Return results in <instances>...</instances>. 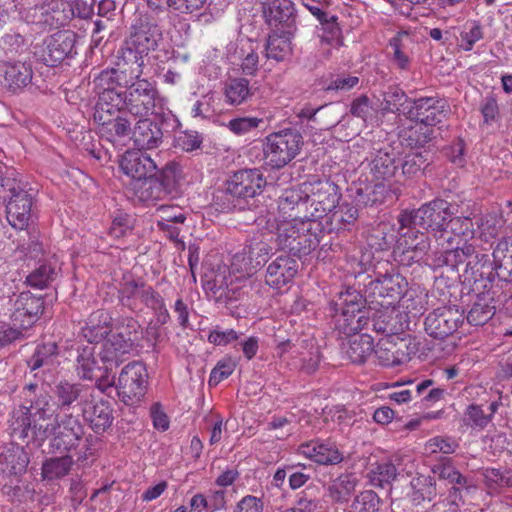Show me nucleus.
I'll use <instances>...</instances> for the list:
<instances>
[{
    "label": "nucleus",
    "mask_w": 512,
    "mask_h": 512,
    "mask_svg": "<svg viewBox=\"0 0 512 512\" xmlns=\"http://www.w3.org/2000/svg\"><path fill=\"white\" fill-rule=\"evenodd\" d=\"M400 228L421 227L431 233L437 243L434 253L433 269L449 266L456 269L467 261V266L473 271L488 265L485 256L476 251L474 243L469 241L474 236V225L469 217H453L450 204L442 199H436L423 204L416 210H405L398 218Z\"/></svg>",
    "instance_id": "f257e3e1"
},
{
    "label": "nucleus",
    "mask_w": 512,
    "mask_h": 512,
    "mask_svg": "<svg viewBox=\"0 0 512 512\" xmlns=\"http://www.w3.org/2000/svg\"><path fill=\"white\" fill-rule=\"evenodd\" d=\"M54 410L46 395L39 396L30 407L20 406L13 410L10 418L11 434L19 439H32L40 446L49 437L50 447L55 453H68L76 449L84 436L80 420L65 415L60 421L50 422Z\"/></svg>",
    "instance_id": "f03ea898"
},
{
    "label": "nucleus",
    "mask_w": 512,
    "mask_h": 512,
    "mask_svg": "<svg viewBox=\"0 0 512 512\" xmlns=\"http://www.w3.org/2000/svg\"><path fill=\"white\" fill-rule=\"evenodd\" d=\"M278 218L269 216L257 219V225L262 226L275 236V242L279 249L288 250L299 257L310 254L320 242L319 234L322 230V223L305 218L292 217Z\"/></svg>",
    "instance_id": "7ed1b4c3"
},
{
    "label": "nucleus",
    "mask_w": 512,
    "mask_h": 512,
    "mask_svg": "<svg viewBox=\"0 0 512 512\" xmlns=\"http://www.w3.org/2000/svg\"><path fill=\"white\" fill-rule=\"evenodd\" d=\"M103 99L136 117L161 116L167 109V99L160 94L155 82L142 79L125 91L106 89Z\"/></svg>",
    "instance_id": "20e7f679"
},
{
    "label": "nucleus",
    "mask_w": 512,
    "mask_h": 512,
    "mask_svg": "<svg viewBox=\"0 0 512 512\" xmlns=\"http://www.w3.org/2000/svg\"><path fill=\"white\" fill-rule=\"evenodd\" d=\"M61 0H0V29L20 24L53 26L62 23Z\"/></svg>",
    "instance_id": "39448f33"
},
{
    "label": "nucleus",
    "mask_w": 512,
    "mask_h": 512,
    "mask_svg": "<svg viewBox=\"0 0 512 512\" xmlns=\"http://www.w3.org/2000/svg\"><path fill=\"white\" fill-rule=\"evenodd\" d=\"M255 250H257L255 258L248 257L245 252L235 254L230 267L215 275L214 288L216 292H219L220 297H225L229 301L236 300L240 291L246 287L250 276L266 262V257L271 248L266 243L261 242L255 248H252L249 254L254 255Z\"/></svg>",
    "instance_id": "423d86ee"
},
{
    "label": "nucleus",
    "mask_w": 512,
    "mask_h": 512,
    "mask_svg": "<svg viewBox=\"0 0 512 512\" xmlns=\"http://www.w3.org/2000/svg\"><path fill=\"white\" fill-rule=\"evenodd\" d=\"M15 170H6L1 179V197L6 202V219L16 230H25L32 216L33 196Z\"/></svg>",
    "instance_id": "0eeeda50"
},
{
    "label": "nucleus",
    "mask_w": 512,
    "mask_h": 512,
    "mask_svg": "<svg viewBox=\"0 0 512 512\" xmlns=\"http://www.w3.org/2000/svg\"><path fill=\"white\" fill-rule=\"evenodd\" d=\"M302 135L295 129H283L267 135L263 141V155L266 165L280 169L290 163L300 152Z\"/></svg>",
    "instance_id": "6e6552de"
},
{
    "label": "nucleus",
    "mask_w": 512,
    "mask_h": 512,
    "mask_svg": "<svg viewBox=\"0 0 512 512\" xmlns=\"http://www.w3.org/2000/svg\"><path fill=\"white\" fill-rule=\"evenodd\" d=\"M407 114L416 122V129L412 130L411 134L424 130L420 137L415 138L416 142L427 143L432 136L431 127L446 117L447 109L444 101L434 97H423L410 103Z\"/></svg>",
    "instance_id": "1a4fd4ad"
},
{
    "label": "nucleus",
    "mask_w": 512,
    "mask_h": 512,
    "mask_svg": "<svg viewBox=\"0 0 512 512\" xmlns=\"http://www.w3.org/2000/svg\"><path fill=\"white\" fill-rule=\"evenodd\" d=\"M120 55L116 62V67L110 70L102 71L96 78V85L106 92V89L121 91L119 88H126L142 80L144 60L133 58L128 60L124 51L120 50Z\"/></svg>",
    "instance_id": "9d476101"
},
{
    "label": "nucleus",
    "mask_w": 512,
    "mask_h": 512,
    "mask_svg": "<svg viewBox=\"0 0 512 512\" xmlns=\"http://www.w3.org/2000/svg\"><path fill=\"white\" fill-rule=\"evenodd\" d=\"M302 187L306 202L310 205L309 215L305 216L308 220L320 222L336 208L340 200L337 186L328 180L306 182Z\"/></svg>",
    "instance_id": "9b49d317"
},
{
    "label": "nucleus",
    "mask_w": 512,
    "mask_h": 512,
    "mask_svg": "<svg viewBox=\"0 0 512 512\" xmlns=\"http://www.w3.org/2000/svg\"><path fill=\"white\" fill-rule=\"evenodd\" d=\"M124 111L123 107H116L103 99V92L99 93V99L94 112V121L99 125V133L112 143L130 138L132 135L131 124L128 119L114 113Z\"/></svg>",
    "instance_id": "f8f14e48"
},
{
    "label": "nucleus",
    "mask_w": 512,
    "mask_h": 512,
    "mask_svg": "<svg viewBox=\"0 0 512 512\" xmlns=\"http://www.w3.org/2000/svg\"><path fill=\"white\" fill-rule=\"evenodd\" d=\"M148 373L140 362H131L124 366L119 374L116 389L119 398L126 405L139 402L147 389Z\"/></svg>",
    "instance_id": "ddd939ff"
},
{
    "label": "nucleus",
    "mask_w": 512,
    "mask_h": 512,
    "mask_svg": "<svg viewBox=\"0 0 512 512\" xmlns=\"http://www.w3.org/2000/svg\"><path fill=\"white\" fill-rule=\"evenodd\" d=\"M75 44L73 31L60 30L46 37L36 54L44 64L53 67L76 54Z\"/></svg>",
    "instance_id": "4468645a"
},
{
    "label": "nucleus",
    "mask_w": 512,
    "mask_h": 512,
    "mask_svg": "<svg viewBox=\"0 0 512 512\" xmlns=\"http://www.w3.org/2000/svg\"><path fill=\"white\" fill-rule=\"evenodd\" d=\"M476 251L486 257L488 265L483 266L478 271H473L467 265L465 266V273L470 274L475 281L478 278L490 277L493 272L502 278L512 277V237L504 238L498 242L492 253L493 261L481 249L476 248ZM464 263L467 264V261Z\"/></svg>",
    "instance_id": "2eb2a0df"
},
{
    "label": "nucleus",
    "mask_w": 512,
    "mask_h": 512,
    "mask_svg": "<svg viewBox=\"0 0 512 512\" xmlns=\"http://www.w3.org/2000/svg\"><path fill=\"white\" fill-rule=\"evenodd\" d=\"M430 247L428 237L409 229L398 239L393 254L396 261L404 266L419 262L427 254Z\"/></svg>",
    "instance_id": "dca6fc26"
},
{
    "label": "nucleus",
    "mask_w": 512,
    "mask_h": 512,
    "mask_svg": "<svg viewBox=\"0 0 512 512\" xmlns=\"http://www.w3.org/2000/svg\"><path fill=\"white\" fill-rule=\"evenodd\" d=\"M259 49L256 41L242 38L226 46V59L230 64L239 66L243 74L253 76L259 68Z\"/></svg>",
    "instance_id": "f3484780"
},
{
    "label": "nucleus",
    "mask_w": 512,
    "mask_h": 512,
    "mask_svg": "<svg viewBox=\"0 0 512 512\" xmlns=\"http://www.w3.org/2000/svg\"><path fill=\"white\" fill-rule=\"evenodd\" d=\"M265 185L266 180L259 170H240L226 181L225 192L234 198H253L262 192Z\"/></svg>",
    "instance_id": "a211bd4d"
},
{
    "label": "nucleus",
    "mask_w": 512,
    "mask_h": 512,
    "mask_svg": "<svg viewBox=\"0 0 512 512\" xmlns=\"http://www.w3.org/2000/svg\"><path fill=\"white\" fill-rule=\"evenodd\" d=\"M463 320V313L457 308L440 307L426 317L425 330L433 338L443 339L453 334Z\"/></svg>",
    "instance_id": "6ab92c4d"
},
{
    "label": "nucleus",
    "mask_w": 512,
    "mask_h": 512,
    "mask_svg": "<svg viewBox=\"0 0 512 512\" xmlns=\"http://www.w3.org/2000/svg\"><path fill=\"white\" fill-rule=\"evenodd\" d=\"M160 38L161 34L156 27L141 26L131 33L121 50L125 52L128 60L132 57L144 60V57L156 49Z\"/></svg>",
    "instance_id": "aec40b11"
},
{
    "label": "nucleus",
    "mask_w": 512,
    "mask_h": 512,
    "mask_svg": "<svg viewBox=\"0 0 512 512\" xmlns=\"http://www.w3.org/2000/svg\"><path fill=\"white\" fill-rule=\"evenodd\" d=\"M299 270L297 260L290 255H279L266 268L265 282L275 289L281 290L289 286Z\"/></svg>",
    "instance_id": "412c9836"
},
{
    "label": "nucleus",
    "mask_w": 512,
    "mask_h": 512,
    "mask_svg": "<svg viewBox=\"0 0 512 512\" xmlns=\"http://www.w3.org/2000/svg\"><path fill=\"white\" fill-rule=\"evenodd\" d=\"M407 281L399 273H385L369 283V290L374 296L387 299L382 306H391L404 294Z\"/></svg>",
    "instance_id": "4be33fe9"
},
{
    "label": "nucleus",
    "mask_w": 512,
    "mask_h": 512,
    "mask_svg": "<svg viewBox=\"0 0 512 512\" xmlns=\"http://www.w3.org/2000/svg\"><path fill=\"white\" fill-rule=\"evenodd\" d=\"M120 169L133 182L154 176L158 166L155 161L141 150L127 151L120 160Z\"/></svg>",
    "instance_id": "5701e85b"
},
{
    "label": "nucleus",
    "mask_w": 512,
    "mask_h": 512,
    "mask_svg": "<svg viewBox=\"0 0 512 512\" xmlns=\"http://www.w3.org/2000/svg\"><path fill=\"white\" fill-rule=\"evenodd\" d=\"M358 295H353L348 303L345 298L344 302L347 304L342 308V312L336 318L337 329L345 335H358L369 322L366 312L361 309V303L357 301Z\"/></svg>",
    "instance_id": "b1692460"
},
{
    "label": "nucleus",
    "mask_w": 512,
    "mask_h": 512,
    "mask_svg": "<svg viewBox=\"0 0 512 512\" xmlns=\"http://www.w3.org/2000/svg\"><path fill=\"white\" fill-rule=\"evenodd\" d=\"M43 310V300L34 296L31 292H22L14 303V311L11 315L14 325L22 329H28L37 320Z\"/></svg>",
    "instance_id": "393cba45"
},
{
    "label": "nucleus",
    "mask_w": 512,
    "mask_h": 512,
    "mask_svg": "<svg viewBox=\"0 0 512 512\" xmlns=\"http://www.w3.org/2000/svg\"><path fill=\"white\" fill-rule=\"evenodd\" d=\"M297 452L320 465H335L343 460V455L335 444L320 440L302 443Z\"/></svg>",
    "instance_id": "a878e982"
},
{
    "label": "nucleus",
    "mask_w": 512,
    "mask_h": 512,
    "mask_svg": "<svg viewBox=\"0 0 512 512\" xmlns=\"http://www.w3.org/2000/svg\"><path fill=\"white\" fill-rule=\"evenodd\" d=\"M82 413L96 433L104 432L113 422L110 403L103 399L95 400L93 396L82 401Z\"/></svg>",
    "instance_id": "bb28decb"
},
{
    "label": "nucleus",
    "mask_w": 512,
    "mask_h": 512,
    "mask_svg": "<svg viewBox=\"0 0 512 512\" xmlns=\"http://www.w3.org/2000/svg\"><path fill=\"white\" fill-rule=\"evenodd\" d=\"M487 404L484 409V403H471L463 412L462 422L465 426L481 431L492 421L494 414L497 412L500 402L498 400L485 401Z\"/></svg>",
    "instance_id": "cd10ccee"
},
{
    "label": "nucleus",
    "mask_w": 512,
    "mask_h": 512,
    "mask_svg": "<svg viewBox=\"0 0 512 512\" xmlns=\"http://www.w3.org/2000/svg\"><path fill=\"white\" fill-rule=\"evenodd\" d=\"M112 327L110 313L99 309L89 315L81 328V334L89 343H98L111 333Z\"/></svg>",
    "instance_id": "c85d7f7f"
},
{
    "label": "nucleus",
    "mask_w": 512,
    "mask_h": 512,
    "mask_svg": "<svg viewBox=\"0 0 512 512\" xmlns=\"http://www.w3.org/2000/svg\"><path fill=\"white\" fill-rule=\"evenodd\" d=\"M162 138L163 133L159 124L148 118L140 119L136 123L131 136L139 150L157 148Z\"/></svg>",
    "instance_id": "c756f323"
},
{
    "label": "nucleus",
    "mask_w": 512,
    "mask_h": 512,
    "mask_svg": "<svg viewBox=\"0 0 512 512\" xmlns=\"http://www.w3.org/2000/svg\"><path fill=\"white\" fill-rule=\"evenodd\" d=\"M131 348V341L125 338L122 332H116L104 341L99 355L104 363L117 366L122 363L123 357L130 352Z\"/></svg>",
    "instance_id": "7c9ffc66"
},
{
    "label": "nucleus",
    "mask_w": 512,
    "mask_h": 512,
    "mask_svg": "<svg viewBox=\"0 0 512 512\" xmlns=\"http://www.w3.org/2000/svg\"><path fill=\"white\" fill-rule=\"evenodd\" d=\"M4 76V85L12 91L26 87L32 80V68L24 62H5L0 64Z\"/></svg>",
    "instance_id": "2f4dec72"
},
{
    "label": "nucleus",
    "mask_w": 512,
    "mask_h": 512,
    "mask_svg": "<svg viewBox=\"0 0 512 512\" xmlns=\"http://www.w3.org/2000/svg\"><path fill=\"white\" fill-rule=\"evenodd\" d=\"M358 216L359 212L355 205L347 202L338 203L327 216V230L329 232L349 231Z\"/></svg>",
    "instance_id": "473e14b6"
},
{
    "label": "nucleus",
    "mask_w": 512,
    "mask_h": 512,
    "mask_svg": "<svg viewBox=\"0 0 512 512\" xmlns=\"http://www.w3.org/2000/svg\"><path fill=\"white\" fill-rule=\"evenodd\" d=\"M263 13L270 25L286 24L290 27L295 19V8L291 0H266Z\"/></svg>",
    "instance_id": "72a5a7b5"
},
{
    "label": "nucleus",
    "mask_w": 512,
    "mask_h": 512,
    "mask_svg": "<svg viewBox=\"0 0 512 512\" xmlns=\"http://www.w3.org/2000/svg\"><path fill=\"white\" fill-rule=\"evenodd\" d=\"M402 346H405L403 342L397 344L389 339H382L373 351L380 365L393 367L409 360V355L402 349Z\"/></svg>",
    "instance_id": "f704fd0d"
},
{
    "label": "nucleus",
    "mask_w": 512,
    "mask_h": 512,
    "mask_svg": "<svg viewBox=\"0 0 512 512\" xmlns=\"http://www.w3.org/2000/svg\"><path fill=\"white\" fill-rule=\"evenodd\" d=\"M413 46L414 40L407 31H400L390 39L392 61L399 69L407 70L410 67Z\"/></svg>",
    "instance_id": "c9c22d12"
},
{
    "label": "nucleus",
    "mask_w": 512,
    "mask_h": 512,
    "mask_svg": "<svg viewBox=\"0 0 512 512\" xmlns=\"http://www.w3.org/2000/svg\"><path fill=\"white\" fill-rule=\"evenodd\" d=\"M266 58L277 62L285 61L292 54L290 31L273 32L269 35L265 46Z\"/></svg>",
    "instance_id": "e433bc0d"
},
{
    "label": "nucleus",
    "mask_w": 512,
    "mask_h": 512,
    "mask_svg": "<svg viewBox=\"0 0 512 512\" xmlns=\"http://www.w3.org/2000/svg\"><path fill=\"white\" fill-rule=\"evenodd\" d=\"M343 349L345 355L352 363L361 364L373 352L374 341L368 334L352 335Z\"/></svg>",
    "instance_id": "4c0bfd02"
},
{
    "label": "nucleus",
    "mask_w": 512,
    "mask_h": 512,
    "mask_svg": "<svg viewBox=\"0 0 512 512\" xmlns=\"http://www.w3.org/2000/svg\"><path fill=\"white\" fill-rule=\"evenodd\" d=\"M394 152L378 150L370 162V172L377 181H388L396 173L398 165L395 163Z\"/></svg>",
    "instance_id": "58836bf2"
},
{
    "label": "nucleus",
    "mask_w": 512,
    "mask_h": 512,
    "mask_svg": "<svg viewBox=\"0 0 512 512\" xmlns=\"http://www.w3.org/2000/svg\"><path fill=\"white\" fill-rule=\"evenodd\" d=\"M223 94L227 104L238 106L248 101L254 93L249 80L238 77L225 82Z\"/></svg>",
    "instance_id": "ea45409f"
},
{
    "label": "nucleus",
    "mask_w": 512,
    "mask_h": 512,
    "mask_svg": "<svg viewBox=\"0 0 512 512\" xmlns=\"http://www.w3.org/2000/svg\"><path fill=\"white\" fill-rule=\"evenodd\" d=\"M55 395L59 405L62 407L70 406L78 398L80 399V405L82 406V401L92 397V391L90 388L81 384L61 381L55 387Z\"/></svg>",
    "instance_id": "a19ab883"
},
{
    "label": "nucleus",
    "mask_w": 512,
    "mask_h": 512,
    "mask_svg": "<svg viewBox=\"0 0 512 512\" xmlns=\"http://www.w3.org/2000/svg\"><path fill=\"white\" fill-rule=\"evenodd\" d=\"M74 464L71 456L51 457L46 459L41 467V477L45 481H56L67 476Z\"/></svg>",
    "instance_id": "79ce46f5"
},
{
    "label": "nucleus",
    "mask_w": 512,
    "mask_h": 512,
    "mask_svg": "<svg viewBox=\"0 0 512 512\" xmlns=\"http://www.w3.org/2000/svg\"><path fill=\"white\" fill-rule=\"evenodd\" d=\"M154 176L147 177L141 181L132 182L133 195L143 203H154L162 199L165 194L162 183H159Z\"/></svg>",
    "instance_id": "37998d69"
},
{
    "label": "nucleus",
    "mask_w": 512,
    "mask_h": 512,
    "mask_svg": "<svg viewBox=\"0 0 512 512\" xmlns=\"http://www.w3.org/2000/svg\"><path fill=\"white\" fill-rule=\"evenodd\" d=\"M76 363V371L80 378L84 380H93L96 378L100 367L94 357V349L92 347L85 346L80 349Z\"/></svg>",
    "instance_id": "c03bdc74"
},
{
    "label": "nucleus",
    "mask_w": 512,
    "mask_h": 512,
    "mask_svg": "<svg viewBox=\"0 0 512 512\" xmlns=\"http://www.w3.org/2000/svg\"><path fill=\"white\" fill-rule=\"evenodd\" d=\"M357 481L352 474L340 475L328 487L329 496L333 501H347L356 487Z\"/></svg>",
    "instance_id": "a18cd8bd"
},
{
    "label": "nucleus",
    "mask_w": 512,
    "mask_h": 512,
    "mask_svg": "<svg viewBox=\"0 0 512 512\" xmlns=\"http://www.w3.org/2000/svg\"><path fill=\"white\" fill-rule=\"evenodd\" d=\"M146 285L141 280H125L119 291L122 304L133 311L137 310L138 302H140L142 291L145 290Z\"/></svg>",
    "instance_id": "49530a36"
},
{
    "label": "nucleus",
    "mask_w": 512,
    "mask_h": 512,
    "mask_svg": "<svg viewBox=\"0 0 512 512\" xmlns=\"http://www.w3.org/2000/svg\"><path fill=\"white\" fill-rule=\"evenodd\" d=\"M397 469L390 462L377 463L368 473L370 483L375 487H384L396 479Z\"/></svg>",
    "instance_id": "de8ad7c7"
},
{
    "label": "nucleus",
    "mask_w": 512,
    "mask_h": 512,
    "mask_svg": "<svg viewBox=\"0 0 512 512\" xmlns=\"http://www.w3.org/2000/svg\"><path fill=\"white\" fill-rule=\"evenodd\" d=\"M9 30L1 37L0 48L6 55H14L25 43L26 25H16V27H11Z\"/></svg>",
    "instance_id": "09e8293b"
},
{
    "label": "nucleus",
    "mask_w": 512,
    "mask_h": 512,
    "mask_svg": "<svg viewBox=\"0 0 512 512\" xmlns=\"http://www.w3.org/2000/svg\"><path fill=\"white\" fill-rule=\"evenodd\" d=\"M482 38L483 30L479 22L468 21L460 31L458 46L464 51H471Z\"/></svg>",
    "instance_id": "8fccbe9b"
},
{
    "label": "nucleus",
    "mask_w": 512,
    "mask_h": 512,
    "mask_svg": "<svg viewBox=\"0 0 512 512\" xmlns=\"http://www.w3.org/2000/svg\"><path fill=\"white\" fill-rule=\"evenodd\" d=\"M57 273L56 266L45 263L30 273L26 278V282L31 287L43 289L56 278Z\"/></svg>",
    "instance_id": "3c124183"
},
{
    "label": "nucleus",
    "mask_w": 512,
    "mask_h": 512,
    "mask_svg": "<svg viewBox=\"0 0 512 512\" xmlns=\"http://www.w3.org/2000/svg\"><path fill=\"white\" fill-rule=\"evenodd\" d=\"M485 483L490 490L512 487V470L501 471L496 468H486L483 472Z\"/></svg>",
    "instance_id": "603ef678"
},
{
    "label": "nucleus",
    "mask_w": 512,
    "mask_h": 512,
    "mask_svg": "<svg viewBox=\"0 0 512 512\" xmlns=\"http://www.w3.org/2000/svg\"><path fill=\"white\" fill-rule=\"evenodd\" d=\"M427 158L423 155V152L419 149H411L406 153L403 164L402 173L407 177H414L421 172L424 167Z\"/></svg>",
    "instance_id": "864d4df0"
},
{
    "label": "nucleus",
    "mask_w": 512,
    "mask_h": 512,
    "mask_svg": "<svg viewBox=\"0 0 512 512\" xmlns=\"http://www.w3.org/2000/svg\"><path fill=\"white\" fill-rule=\"evenodd\" d=\"M235 368L236 363L232 358L219 360L210 373L208 380L209 386H217L223 380L227 379L234 372Z\"/></svg>",
    "instance_id": "5fc2aeb1"
},
{
    "label": "nucleus",
    "mask_w": 512,
    "mask_h": 512,
    "mask_svg": "<svg viewBox=\"0 0 512 512\" xmlns=\"http://www.w3.org/2000/svg\"><path fill=\"white\" fill-rule=\"evenodd\" d=\"M380 499L371 490L363 491L356 496L352 503L353 512H377Z\"/></svg>",
    "instance_id": "6e6d98bb"
},
{
    "label": "nucleus",
    "mask_w": 512,
    "mask_h": 512,
    "mask_svg": "<svg viewBox=\"0 0 512 512\" xmlns=\"http://www.w3.org/2000/svg\"><path fill=\"white\" fill-rule=\"evenodd\" d=\"M57 346L55 343H48L37 347L34 355L28 362L31 370L47 366L51 362V357L56 355Z\"/></svg>",
    "instance_id": "4d7b16f0"
},
{
    "label": "nucleus",
    "mask_w": 512,
    "mask_h": 512,
    "mask_svg": "<svg viewBox=\"0 0 512 512\" xmlns=\"http://www.w3.org/2000/svg\"><path fill=\"white\" fill-rule=\"evenodd\" d=\"M302 196L299 191L291 189L286 190L279 199L278 203V218H283L289 211L299 208L300 206L306 205L305 202H301Z\"/></svg>",
    "instance_id": "13d9d810"
},
{
    "label": "nucleus",
    "mask_w": 512,
    "mask_h": 512,
    "mask_svg": "<svg viewBox=\"0 0 512 512\" xmlns=\"http://www.w3.org/2000/svg\"><path fill=\"white\" fill-rule=\"evenodd\" d=\"M321 23V39L323 43H326L332 47H339L341 44L340 41V28L335 21V18L332 17L331 20L325 18Z\"/></svg>",
    "instance_id": "bf43d9fd"
},
{
    "label": "nucleus",
    "mask_w": 512,
    "mask_h": 512,
    "mask_svg": "<svg viewBox=\"0 0 512 512\" xmlns=\"http://www.w3.org/2000/svg\"><path fill=\"white\" fill-rule=\"evenodd\" d=\"M458 444L455 440L448 437H433L427 441L425 445V450L427 453L435 454V453H444V454H452L456 451Z\"/></svg>",
    "instance_id": "052dcab7"
},
{
    "label": "nucleus",
    "mask_w": 512,
    "mask_h": 512,
    "mask_svg": "<svg viewBox=\"0 0 512 512\" xmlns=\"http://www.w3.org/2000/svg\"><path fill=\"white\" fill-rule=\"evenodd\" d=\"M499 223L500 220L494 215L483 216L478 225L480 238L485 242L494 239L499 233Z\"/></svg>",
    "instance_id": "680f3d73"
},
{
    "label": "nucleus",
    "mask_w": 512,
    "mask_h": 512,
    "mask_svg": "<svg viewBox=\"0 0 512 512\" xmlns=\"http://www.w3.org/2000/svg\"><path fill=\"white\" fill-rule=\"evenodd\" d=\"M400 316V312L394 308H392L389 312L386 319L374 322L373 327L377 332L385 333L387 335L397 334L403 330V325L400 323L397 325L395 319Z\"/></svg>",
    "instance_id": "e2e57ef3"
},
{
    "label": "nucleus",
    "mask_w": 512,
    "mask_h": 512,
    "mask_svg": "<svg viewBox=\"0 0 512 512\" xmlns=\"http://www.w3.org/2000/svg\"><path fill=\"white\" fill-rule=\"evenodd\" d=\"M262 123V119L257 117H240L228 122V128L237 135L246 134L256 129Z\"/></svg>",
    "instance_id": "0e129e2a"
},
{
    "label": "nucleus",
    "mask_w": 512,
    "mask_h": 512,
    "mask_svg": "<svg viewBox=\"0 0 512 512\" xmlns=\"http://www.w3.org/2000/svg\"><path fill=\"white\" fill-rule=\"evenodd\" d=\"M411 489L421 492V498L431 501L436 495L434 480L431 476L420 475L411 480Z\"/></svg>",
    "instance_id": "69168bd1"
},
{
    "label": "nucleus",
    "mask_w": 512,
    "mask_h": 512,
    "mask_svg": "<svg viewBox=\"0 0 512 512\" xmlns=\"http://www.w3.org/2000/svg\"><path fill=\"white\" fill-rule=\"evenodd\" d=\"M202 137L196 131H185L175 138V145L184 151L190 152L200 148Z\"/></svg>",
    "instance_id": "338daca9"
},
{
    "label": "nucleus",
    "mask_w": 512,
    "mask_h": 512,
    "mask_svg": "<svg viewBox=\"0 0 512 512\" xmlns=\"http://www.w3.org/2000/svg\"><path fill=\"white\" fill-rule=\"evenodd\" d=\"M494 315L493 307L476 303L467 315V321L475 326L483 325Z\"/></svg>",
    "instance_id": "774afa93"
}]
</instances>
